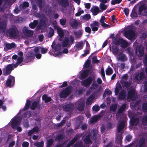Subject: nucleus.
I'll list each match as a JSON object with an SVG mask.
<instances>
[{
	"label": "nucleus",
	"instance_id": "obj_1",
	"mask_svg": "<svg viewBox=\"0 0 147 147\" xmlns=\"http://www.w3.org/2000/svg\"><path fill=\"white\" fill-rule=\"evenodd\" d=\"M110 38L112 39L111 44L117 45H113L112 47V52L115 55H116L119 52V49L117 46L119 45V34H117L115 36L114 34H111Z\"/></svg>",
	"mask_w": 147,
	"mask_h": 147
},
{
	"label": "nucleus",
	"instance_id": "obj_2",
	"mask_svg": "<svg viewBox=\"0 0 147 147\" xmlns=\"http://www.w3.org/2000/svg\"><path fill=\"white\" fill-rule=\"evenodd\" d=\"M75 43L74 38L72 35L65 37L62 42V46L63 47H70Z\"/></svg>",
	"mask_w": 147,
	"mask_h": 147
},
{
	"label": "nucleus",
	"instance_id": "obj_3",
	"mask_svg": "<svg viewBox=\"0 0 147 147\" xmlns=\"http://www.w3.org/2000/svg\"><path fill=\"white\" fill-rule=\"evenodd\" d=\"M129 26L127 27L129 29L125 32L124 35L127 39L132 40L135 39V32Z\"/></svg>",
	"mask_w": 147,
	"mask_h": 147
},
{
	"label": "nucleus",
	"instance_id": "obj_4",
	"mask_svg": "<svg viewBox=\"0 0 147 147\" xmlns=\"http://www.w3.org/2000/svg\"><path fill=\"white\" fill-rule=\"evenodd\" d=\"M71 86H69L61 91L59 93V96L60 98H65L70 95L72 91Z\"/></svg>",
	"mask_w": 147,
	"mask_h": 147
},
{
	"label": "nucleus",
	"instance_id": "obj_5",
	"mask_svg": "<svg viewBox=\"0 0 147 147\" xmlns=\"http://www.w3.org/2000/svg\"><path fill=\"white\" fill-rule=\"evenodd\" d=\"M116 116L117 119L118 120V123L117 125V132L118 133L116 135V142L119 143V107L117 109V113L116 114Z\"/></svg>",
	"mask_w": 147,
	"mask_h": 147
},
{
	"label": "nucleus",
	"instance_id": "obj_6",
	"mask_svg": "<svg viewBox=\"0 0 147 147\" xmlns=\"http://www.w3.org/2000/svg\"><path fill=\"white\" fill-rule=\"evenodd\" d=\"M127 120L125 114H123L122 116H120V131L124 128Z\"/></svg>",
	"mask_w": 147,
	"mask_h": 147
},
{
	"label": "nucleus",
	"instance_id": "obj_7",
	"mask_svg": "<svg viewBox=\"0 0 147 147\" xmlns=\"http://www.w3.org/2000/svg\"><path fill=\"white\" fill-rule=\"evenodd\" d=\"M93 80L92 78L89 76L85 79L81 81L82 85L86 88L88 87L90 85Z\"/></svg>",
	"mask_w": 147,
	"mask_h": 147
},
{
	"label": "nucleus",
	"instance_id": "obj_8",
	"mask_svg": "<svg viewBox=\"0 0 147 147\" xmlns=\"http://www.w3.org/2000/svg\"><path fill=\"white\" fill-rule=\"evenodd\" d=\"M144 49L142 45H138L136 51V55L139 57H142L144 54Z\"/></svg>",
	"mask_w": 147,
	"mask_h": 147
},
{
	"label": "nucleus",
	"instance_id": "obj_9",
	"mask_svg": "<svg viewBox=\"0 0 147 147\" xmlns=\"http://www.w3.org/2000/svg\"><path fill=\"white\" fill-rule=\"evenodd\" d=\"M137 93L134 89L129 90L128 91L127 94V99H129L132 100H135L136 98Z\"/></svg>",
	"mask_w": 147,
	"mask_h": 147
},
{
	"label": "nucleus",
	"instance_id": "obj_10",
	"mask_svg": "<svg viewBox=\"0 0 147 147\" xmlns=\"http://www.w3.org/2000/svg\"><path fill=\"white\" fill-rule=\"evenodd\" d=\"M9 36L12 38H15L17 36L18 30L16 28H12L7 31Z\"/></svg>",
	"mask_w": 147,
	"mask_h": 147
},
{
	"label": "nucleus",
	"instance_id": "obj_11",
	"mask_svg": "<svg viewBox=\"0 0 147 147\" xmlns=\"http://www.w3.org/2000/svg\"><path fill=\"white\" fill-rule=\"evenodd\" d=\"M15 78L13 76H9L5 84L7 87H11L13 86L15 83Z\"/></svg>",
	"mask_w": 147,
	"mask_h": 147
},
{
	"label": "nucleus",
	"instance_id": "obj_12",
	"mask_svg": "<svg viewBox=\"0 0 147 147\" xmlns=\"http://www.w3.org/2000/svg\"><path fill=\"white\" fill-rule=\"evenodd\" d=\"M13 64L12 65L9 64L7 65L6 68L5 69L3 70V74L4 75L7 76L10 74L11 71L13 69Z\"/></svg>",
	"mask_w": 147,
	"mask_h": 147
},
{
	"label": "nucleus",
	"instance_id": "obj_13",
	"mask_svg": "<svg viewBox=\"0 0 147 147\" xmlns=\"http://www.w3.org/2000/svg\"><path fill=\"white\" fill-rule=\"evenodd\" d=\"M91 70L90 69L84 70L81 73L80 76V79L83 80L86 79L88 76L89 73L91 74Z\"/></svg>",
	"mask_w": 147,
	"mask_h": 147
},
{
	"label": "nucleus",
	"instance_id": "obj_14",
	"mask_svg": "<svg viewBox=\"0 0 147 147\" xmlns=\"http://www.w3.org/2000/svg\"><path fill=\"white\" fill-rule=\"evenodd\" d=\"M34 58V55L32 51H30L28 52L26 55V58L25 60L26 63L31 61Z\"/></svg>",
	"mask_w": 147,
	"mask_h": 147
},
{
	"label": "nucleus",
	"instance_id": "obj_15",
	"mask_svg": "<svg viewBox=\"0 0 147 147\" xmlns=\"http://www.w3.org/2000/svg\"><path fill=\"white\" fill-rule=\"evenodd\" d=\"M69 24L70 26L73 28L76 29L80 24V23L76 20L72 19L70 22Z\"/></svg>",
	"mask_w": 147,
	"mask_h": 147
},
{
	"label": "nucleus",
	"instance_id": "obj_16",
	"mask_svg": "<svg viewBox=\"0 0 147 147\" xmlns=\"http://www.w3.org/2000/svg\"><path fill=\"white\" fill-rule=\"evenodd\" d=\"M22 31L24 35L28 37L32 36L33 35V31L32 30H28L26 27L23 29Z\"/></svg>",
	"mask_w": 147,
	"mask_h": 147
},
{
	"label": "nucleus",
	"instance_id": "obj_17",
	"mask_svg": "<svg viewBox=\"0 0 147 147\" xmlns=\"http://www.w3.org/2000/svg\"><path fill=\"white\" fill-rule=\"evenodd\" d=\"M56 29L57 33L59 36V38L58 39L60 41L63 42V38L64 36V32L63 30L59 27H57Z\"/></svg>",
	"mask_w": 147,
	"mask_h": 147
},
{
	"label": "nucleus",
	"instance_id": "obj_18",
	"mask_svg": "<svg viewBox=\"0 0 147 147\" xmlns=\"http://www.w3.org/2000/svg\"><path fill=\"white\" fill-rule=\"evenodd\" d=\"M83 47V42L82 41H81L79 42H76L74 47V48L75 51H77L82 49Z\"/></svg>",
	"mask_w": 147,
	"mask_h": 147
},
{
	"label": "nucleus",
	"instance_id": "obj_19",
	"mask_svg": "<svg viewBox=\"0 0 147 147\" xmlns=\"http://www.w3.org/2000/svg\"><path fill=\"white\" fill-rule=\"evenodd\" d=\"M99 24L98 22L96 21H94L90 24V26L93 31L95 32L98 30Z\"/></svg>",
	"mask_w": 147,
	"mask_h": 147
},
{
	"label": "nucleus",
	"instance_id": "obj_20",
	"mask_svg": "<svg viewBox=\"0 0 147 147\" xmlns=\"http://www.w3.org/2000/svg\"><path fill=\"white\" fill-rule=\"evenodd\" d=\"M139 118L134 116H132L130 120L131 124L132 126H136L139 123Z\"/></svg>",
	"mask_w": 147,
	"mask_h": 147
},
{
	"label": "nucleus",
	"instance_id": "obj_21",
	"mask_svg": "<svg viewBox=\"0 0 147 147\" xmlns=\"http://www.w3.org/2000/svg\"><path fill=\"white\" fill-rule=\"evenodd\" d=\"M73 108V105L72 104H68L63 107V110L65 111H71Z\"/></svg>",
	"mask_w": 147,
	"mask_h": 147
},
{
	"label": "nucleus",
	"instance_id": "obj_22",
	"mask_svg": "<svg viewBox=\"0 0 147 147\" xmlns=\"http://www.w3.org/2000/svg\"><path fill=\"white\" fill-rule=\"evenodd\" d=\"M129 44L127 42L120 37V46L123 48H125L127 47Z\"/></svg>",
	"mask_w": 147,
	"mask_h": 147
},
{
	"label": "nucleus",
	"instance_id": "obj_23",
	"mask_svg": "<svg viewBox=\"0 0 147 147\" xmlns=\"http://www.w3.org/2000/svg\"><path fill=\"white\" fill-rule=\"evenodd\" d=\"M145 140L144 138H141L139 141L138 144H136L134 147H144L145 146Z\"/></svg>",
	"mask_w": 147,
	"mask_h": 147
},
{
	"label": "nucleus",
	"instance_id": "obj_24",
	"mask_svg": "<svg viewBox=\"0 0 147 147\" xmlns=\"http://www.w3.org/2000/svg\"><path fill=\"white\" fill-rule=\"evenodd\" d=\"M16 47V46L14 42H12L11 44L7 43L5 45L4 49L5 50L8 51Z\"/></svg>",
	"mask_w": 147,
	"mask_h": 147
},
{
	"label": "nucleus",
	"instance_id": "obj_25",
	"mask_svg": "<svg viewBox=\"0 0 147 147\" xmlns=\"http://www.w3.org/2000/svg\"><path fill=\"white\" fill-rule=\"evenodd\" d=\"M6 23L5 21L2 20L0 22V32H4L6 29Z\"/></svg>",
	"mask_w": 147,
	"mask_h": 147
},
{
	"label": "nucleus",
	"instance_id": "obj_26",
	"mask_svg": "<svg viewBox=\"0 0 147 147\" xmlns=\"http://www.w3.org/2000/svg\"><path fill=\"white\" fill-rule=\"evenodd\" d=\"M51 46L53 49L55 51H59L61 49V45L60 44H57L53 42Z\"/></svg>",
	"mask_w": 147,
	"mask_h": 147
},
{
	"label": "nucleus",
	"instance_id": "obj_27",
	"mask_svg": "<svg viewBox=\"0 0 147 147\" xmlns=\"http://www.w3.org/2000/svg\"><path fill=\"white\" fill-rule=\"evenodd\" d=\"M19 125L18 119L17 118L13 119L11 122V127L13 129L16 128Z\"/></svg>",
	"mask_w": 147,
	"mask_h": 147
},
{
	"label": "nucleus",
	"instance_id": "obj_28",
	"mask_svg": "<svg viewBox=\"0 0 147 147\" xmlns=\"http://www.w3.org/2000/svg\"><path fill=\"white\" fill-rule=\"evenodd\" d=\"M39 130V129L38 127L35 126L31 130L29 131L28 133V135L29 136H30L35 132H38Z\"/></svg>",
	"mask_w": 147,
	"mask_h": 147
},
{
	"label": "nucleus",
	"instance_id": "obj_29",
	"mask_svg": "<svg viewBox=\"0 0 147 147\" xmlns=\"http://www.w3.org/2000/svg\"><path fill=\"white\" fill-rule=\"evenodd\" d=\"M23 58L22 57H19L17 60V62L15 64H13L14 68H16L18 66L20 65L23 61Z\"/></svg>",
	"mask_w": 147,
	"mask_h": 147
},
{
	"label": "nucleus",
	"instance_id": "obj_30",
	"mask_svg": "<svg viewBox=\"0 0 147 147\" xmlns=\"http://www.w3.org/2000/svg\"><path fill=\"white\" fill-rule=\"evenodd\" d=\"M73 33L75 36L76 38L77 39H79L81 37L83 34V31L82 30H80L78 31H74Z\"/></svg>",
	"mask_w": 147,
	"mask_h": 147
},
{
	"label": "nucleus",
	"instance_id": "obj_31",
	"mask_svg": "<svg viewBox=\"0 0 147 147\" xmlns=\"http://www.w3.org/2000/svg\"><path fill=\"white\" fill-rule=\"evenodd\" d=\"M59 3L62 7H66L69 5L68 0H59Z\"/></svg>",
	"mask_w": 147,
	"mask_h": 147
},
{
	"label": "nucleus",
	"instance_id": "obj_32",
	"mask_svg": "<svg viewBox=\"0 0 147 147\" xmlns=\"http://www.w3.org/2000/svg\"><path fill=\"white\" fill-rule=\"evenodd\" d=\"M90 11L94 16H96L99 13L100 10L98 7L95 6L91 8Z\"/></svg>",
	"mask_w": 147,
	"mask_h": 147
},
{
	"label": "nucleus",
	"instance_id": "obj_33",
	"mask_svg": "<svg viewBox=\"0 0 147 147\" xmlns=\"http://www.w3.org/2000/svg\"><path fill=\"white\" fill-rule=\"evenodd\" d=\"M115 94L118 95V99H119V82L118 81L116 85V88L115 89Z\"/></svg>",
	"mask_w": 147,
	"mask_h": 147
},
{
	"label": "nucleus",
	"instance_id": "obj_34",
	"mask_svg": "<svg viewBox=\"0 0 147 147\" xmlns=\"http://www.w3.org/2000/svg\"><path fill=\"white\" fill-rule=\"evenodd\" d=\"M42 99L43 100H44L45 103H47L51 101L52 100L51 97L48 96L46 94H44L42 96Z\"/></svg>",
	"mask_w": 147,
	"mask_h": 147
},
{
	"label": "nucleus",
	"instance_id": "obj_35",
	"mask_svg": "<svg viewBox=\"0 0 147 147\" xmlns=\"http://www.w3.org/2000/svg\"><path fill=\"white\" fill-rule=\"evenodd\" d=\"M38 24L37 20H34L33 22H30L29 25V27L31 29H34L36 28Z\"/></svg>",
	"mask_w": 147,
	"mask_h": 147
},
{
	"label": "nucleus",
	"instance_id": "obj_36",
	"mask_svg": "<svg viewBox=\"0 0 147 147\" xmlns=\"http://www.w3.org/2000/svg\"><path fill=\"white\" fill-rule=\"evenodd\" d=\"M31 102H32L31 100H27L26 101V102L25 105L22 109V110L23 111H24L28 110L30 107L31 104Z\"/></svg>",
	"mask_w": 147,
	"mask_h": 147
},
{
	"label": "nucleus",
	"instance_id": "obj_37",
	"mask_svg": "<svg viewBox=\"0 0 147 147\" xmlns=\"http://www.w3.org/2000/svg\"><path fill=\"white\" fill-rule=\"evenodd\" d=\"M39 8H43L45 5V2L44 0H37Z\"/></svg>",
	"mask_w": 147,
	"mask_h": 147
},
{
	"label": "nucleus",
	"instance_id": "obj_38",
	"mask_svg": "<svg viewBox=\"0 0 147 147\" xmlns=\"http://www.w3.org/2000/svg\"><path fill=\"white\" fill-rule=\"evenodd\" d=\"M146 6L144 4L141 5L139 7L138 14L141 15L142 11L144 10H146Z\"/></svg>",
	"mask_w": 147,
	"mask_h": 147
},
{
	"label": "nucleus",
	"instance_id": "obj_39",
	"mask_svg": "<svg viewBox=\"0 0 147 147\" xmlns=\"http://www.w3.org/2000/svg\"><path fill=\"white\" fill-rule=\"evenodd\" d=\"M39 102L36 101H33L30 106V108L32 110H34L37 107Z\"/></svg>",
	"mask_w": 147,
	"mask_h": 147
},
{
	"label": "nucleus",
	"instance_id": "obj_40",
	"mask_svg": "<svg viewBox=\"0 0 147 147\" xmlns=\"http://www.w3.org/2000/svg\"><path fill=\"white\" fill-rule=\"evenodd\" d=\"M84 142L86 144H89L91 142L90 136L89 135L85 137L84 139Z\"/></svg>",
	"mask_w": 147,
	"mask_h": 147
},
{
	"label": "nucleus",
	"instance_id": "obj_41",
	"mask_svg": "<svg viewBox=\"0 0 147 147\" xmlns=\"http://www.w3.org/2000/svg\"><path fill=\"white\" fill-rule=\"evenodd\" d=\"M113 72V71L111 67L109 66L106 70V74L107 75L112 74Z\"/></svg>",
	"mask_w": 147,
	"mask_h": 147
},
{
	"label": "nucleus",
	"instance_id": "obj_42",
	"mask_svg": "<svg viewBox=\"0 0 147 147\" xmlns=\"http://www.w3.org/2000/svg\"><path fill=\"white\" fill-rule=\"evenodd\" d=\"M101 117V115H99L93 117L91 119L92 123H93L96 122Z\"/></svg>",
	"mask_w": 147,
	"mask_h": 147
},
{
	"label": "nucleus",
	"instance_id": "obj_43",
	"mask_svg": "<svg viewBox=\"0 0 147 147\" xmlns=\"http://www.w3.org/2000/svg\"><path fill=\"white\" fill-rule=\"evenodd\" d=\"M126 107V104H124L121 107H120V116H122L123 114H124V113H122L125 110Z\"/></svg>",
	"mask_w": 147,
	"mask_h": 147
},
{
	"label": "nucleus",
	"instance_id": "obj_44",
	"mask_svg": "<svg viewBox=\"0 0 147 147\" xmlns=\"http://www.w3.org/2000/svg\"><path fill=\"white\" fill-rule=\"evenodd\" d=\"M142 122L144 126H147V115L144 117L142 119Z\"/></svg>",
	"mask_w": 147,
	"mask_h": 147
},
{
	"label": "nucleus",
	"instance_id": "obj_45",
	"mask_svg": "<svg viewBox=\"0 0 147 147\" xmlns=\"http://www.w3.org/2000/svg\"><path fill=\"white\" fill-rule=\"evenodd\" d=\"M29 5V3L27 2H24L22 4L20 5L21 8L24 9L26 7H28Z\"/></svg>",
	"mask_w": 147,
	"mask_h": 147
},
{
	"label": "nucleus",
	"instance_id": "obj_46",
	"mask_svg": "<svg viewBox=\"0 0 147 147\" xmlns=\"http://www.w3.org/2000/svg\"><path fill=\"white\" fill-rule=\"evenodd\" d=\"M127 60V58L126 57L125 55L120 53V61H125Z\"/></svg>",
	"mask_w": 147,
	"mask_h": 147
},
{
	"label": "nucleus",
	"instance_id": "obj_47",
	"mask_svg": "<svg viewBox=\"0 0 147 147\" xmlns=\"http://www.w3.org/2000/svg\"><path fill=\"white\" fill-rule=\"evenodd\" d=\"M49 32L48 35V37H51L54 35V30L51 27H50Z\"/></svg>",
	"mask_w": 147,
	"mask_h": 147
},
{
	"label": "nucleus",
	"instance_id": "obj_48",
	"mask_svg": "<svg viewBox=\"0 0 147 147\" xmlns=\"http://www.w3.org/2000/svg\"><path fill=\"white\" fill-rule=\"evenodd\" d=\"M101 76L102 79V80L104 81H105L106 78L105 77V71L103 67H101Z\"/></svg>",
	"mask_w": 147,
	"mask_h": 147
},
{
	"label": "nucleus",
	"instance_id": "obj_49",
	"mask_svg": "<svg viewBox=\"0 0 147 147\" xmlns=\"http://www.w3.org/2000/svg\"><path fill=\"white\" fill-rule=\"evenodd\" d=\"M84 103H80L79 104L77 108L80 111H82L84 110Z\"/></svg>",
	"mask_w": 147,
	"mask_h": 147
},
{
	"label": "nucleus",
	"instance_id": "obj_50",
	"mask_svg": "<svg viewBox=\"0 0 147 147\" xmlns=\"http://www.w3.org/2000/svg\"><path fill=\"white\" fill-rule=\"evenodd\" d=\"M126 96V94L124 90L120 92V100L122 99H124Z\"/></svg>",
	"mask_w": 147,
	"mask_h": 147
},
{
	"label": "nucleus",
	"instance_id": "obj_51",
	"mask_svg": "<svg viewBox=\"0 0 147 147\" xmlns=\"http://www.w3.org/2000/svg\"><path fill=\"white\" fill-rule=\"evenodd\" d=\"M98 86V85L96 83L94 82L90 87V89L92 91H93L97 88Z\"/></svg>",
	"mask_w": 147,
	"mask_h": 147
},
{
	"label": "nucleus",
	"instance_id": "obj_52",
	"mask_svg": "<svg viewBox=\"0 0 147 147\" xmlns=\"http://www.w3.org/2000/svg\"><path fill=\"white\" fill-rule=\"evenodd\" d=\"M66 122L65 119H63L59 123H57L56 125V127L57 128L62 126Z\"/></svg>",
	"mask_w": 147,
	"mask_h": 147
},
{
	"label": "nucleus",
	"instance_id": "obj_53",
	"mask_svg": "<svg viewBox=\"0 0 147 147\" xmlns=\"http://www.w3.org/2000/svg\"><path fill=\"white\" fill-rule=\"evenodd\" d=\"M64 138V136L62 134H60L58 135L55 138V140L60 141L61 140H62Z\"/></svg>",
	"mask_w": 147,
	"mask_h": 147
},
{
	"label": "nucleus",
	"instance_id": "obj_54",
	"mask_svg": "<svg viewBox=\"0 0 147 147\" xmlns=\"http://www.w3.org/2000/svg\"><path fill=\"white\" fill-rule=\"evenodd\" d=\"M100 7L102 11L106 10L107 7V6L104 4L100 3Z\"/></svg>",
	"mask_w": 147,
	"mask_h": 147
},
{
	"label": "nucleus",
	"instance_id": "obj_55",
	"mask_svg": "<svg viewBox=\"0 0 147 147\" xmlns=\"http://www.w3.org/2000/svg\"><path fill=\"white\" fill-rule=\"evenodd\" d=\"M139 78L140 80H142L145 78V74L143 71H141L139 74Z\"/></svg>",
	"mask_w": 147,
	"mask_h": 147
},
{
	"label": "nucleus",
	"instance_id": "obj_56",
	"mask_svg": "<svg viewBox=\"0 0 147 147\" xmlns=\"http://www.w3.org/2000/svg\"><path fill=\"white\" fill-rule=\"evenodd\" d=\"M142 108L144 112H147V103H144L143 104Z\"/></svg>",
	"mask_w": 147,
	"mask_h": 147
},
{
	"label": "nucleus",
	"instance_id": "obj_57",
	"mask_svg": "<svg viewBox=\"0 0 147 147\" xmlns=\"http://www.w3.org/2000/svg\"><path fill=\"white\" fill-rule=\"evenodd\" d=\"M53 143V140L52 139H49L47 142V147H50Z\"/></svg>",
	"mask_w": 147,
	"mask_h": 147
},
{
	"label": "nucleus",
	"instance_id": "obj_58",
	"mask_svg": "<svg viewBox=\"0 0 147 147\" xmlns=\"http://www.w3.org/2000/svg\"><path fill=\"white\" fill-rule=\"evenodd\" d=\"M117 108V106L116 104H113L111 106L110 110L111 111L114 112L116 110Z\"/></svg>",
	"mask_w": 147,
	"mask_h": 147
},
{
	"label": "nucleus",
	"instance_id": "obj_59",
	"mask_svg": "<svg viewBox=\"0 0 147 147\" xmlns=\"http://www.w3.org/2000/svg\"><path fill=\"white\" fill-rule=\"evenodd\" d=\"M90 62H91L90 60L88 59L86 61L85 65H84V67L86 68H88L90 66Z\"/></svg>",
	"mask_w": 147,
	"mask_h": 147
},
{
	"label": "nucleus",
	"instance_id": "obj_60",
	"mask_svg": "<svg viewBox=\"0 0 147 147\" xmlns=\"http://www.w3.org/2000/svg\"><path fill=\"white\" fill-rule=\"evenodd\" d=\"M35 145L37 147H43L44 142H36L35 144Z\"/></svg>",
	"mask_w": 147,
	"mask_h": 147
},
{
	"label": "nucleus",
	"instance_id": "obj_61",
	"mask_svg": "<svg viewBox=\"0 0 147 147\" xmlns=\"http://www.w3.org/2000/svg\"><path fill=\"white\" fill-rule=\"evenodd\" d=\"M83 18L86 20H88L91 18V16L90 14H86L83 16Z\"/></svg>",
	"mask_w": 147,
	"mask_h": 147
},
{
	"label": "nucleus",
	"instance_id": "obj_62",
	"mask_svg": "<svg viewBox=\"0 0 147 147\" xmlns=\"http://www.w3.org/2000/svg\"><path fill=\"white\" fill-rule=\"evenodd\" d=\"M101 25L103 28H109L111 27V25L105 24V22L101 24Z\"/></svg>",
	"mask_w": 147,
	"mask_h": 147
},
{
	"label": "nucleus",
	"instance_id": "obj_63",
	"mask_svg": "<svg viewBox=\"0 0 147 147\" xmlns=\"http://www.w3.org/2000/svg\"><path fill=\"white\" fill-rule=\"evenodd\" d=\"M100 109V107L98 105L94 106L92 107L93 110L97 112Z\"/></svg>",
	"mask_w": 147,
	"mask_h": 147
},
{
	"label": "nucleus",
	"instance_id": "obj_64",
	"mask_svg": "<svg viewBox=\"0 0 147 147\" xmlns=\"http://www.w3.org/2000/svg\"><path fill=\"white\" fill-rule=\"evenodd\" d=\"M74 147H85L81 143L76 142L74 145Z\"/></svg>",
	"mask_w": 147,
	"mask_h": 147
}]
</instances>
